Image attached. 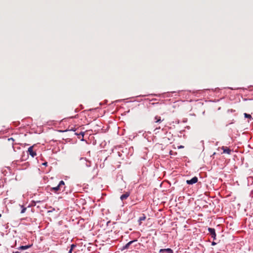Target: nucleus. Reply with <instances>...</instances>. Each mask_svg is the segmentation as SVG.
Segmentation results:
<instances>
[{"mask_svg": "<svg viewBox=\"0 0 253 253\" xmlns=\"http://www.w3.org/2000/svg\"><path fill=\"white\" fill-rule=\"evenodd\" d=\"M65 183L63 180L60 181L58 185L54 187L51 188V191H54L55 192H57L58 191H63L65 189Z\"/></svg>", "mask_w": 253, "mask_h": 253, "instance_id": "1", "label": "nucleus"}, {"mask_svg": "<svg viewBox=\"0 0 253 253\" xmlns=\"http://www.w3.org/2000/svg\"><path fill=\"white\" fill-rule=\"evenodd\" d=\"M34 147V145L32 146H31L29 148H28V153L33 157H35L36 155H37V154L36 153V152H35L34 150H33V148Z\"/></svg>", "mask_w": 253, "mask_h": 253, "instance_id": "2", "label": "nucleus"}, {"mask_svg": "<svg viewBox=\"0 0 253 253\" xmlns=\"http://www.w3.org/2000/svg\"><path fill=\"white\" fill-rule=\"evenodd\" d=\"M208 230L211 235V238L215 240L216 239V233L215 229L214 228H209Z\"/></svg>", "mask_w": 253, "mask_h": 253, "instance_id": "3", "label": "nucleus"}, {"mask_svg": "<svg viewBox=\"0 0 253 253\" xmlns=\"http://www.w3.org/2000/svg\"><path fill=\"white\" fill-rule=\"evenodd\" d=\"M197 181H198V178L196 176H195V177H193L190 180H187L186 181V183L188 184H191H191H193L194 183H196V182H197Z\"/></svg>", "mask_w": 253, "mask_h": 253, "instance_id": "4", "label": "nucleus"}, {"mask_svg": "<svg viewBox=\"0 0 253 253\" xmlns=\"http://www.w3.org/2000/svg\"><path fill=\"white\" fill-rule=\"evenodd\" d=\"M81 161H82L83 165H85L86 167H89L91 166V162L87 161V160L85 158H81Z\"/></svg>", "mask_w": 253, "mask_h": 253, "instance_id": "5", "label": "nucleus"}, {"mask_svg": "<svg viewBox=\"0 0 253 253\" xmlns=\"http://www.w3.org/2000/svg\"><path fill=\"white\" fill-rule=\"evenodd\" d=\"M129 195L130 192H126L121 196L120 199L122 201H123L124 200L126 199L129 196Z\"/></svg>", "mask_w": 253, "mask_h": 253, "instance_id": "6", "label": "nucleus"}, {"mask_svg": "<svg viewBox=\"0 0 253 253\" xmlns=\"http://www.w3.org/2000/svg\"><path fill=\"white\" fill-rule=\"evenodd\" d=\"M222 149L223 150L224 153H227L228 154H230L231 150L227 147L222 146Z\"/></svg>", "mask_w": 253, "mask_h": 253, "instance_id": "7", "label": "nucleus"}, {"mask_svg": "<svg viewBox=\"0 0 253 253\" xmlns=\"http://www.w3.org/2000/svg\"><path fill=\"white\" fill-rule=\"evenodd\" d=\"M160 253H172V250L170 249H161L160 250Z\"/></svg>", "mask_w": 253, "mask_h": 253, "instance_id": "8", "label": "nucleus"}, {"mask_svg": "<svg viewBox=\"0 0 253 253\" xmlns=\"http://www.w3.org/2000/svg\"><path fill=\"white\" fill-rule=\"evenodd\" d=\"M146 219V216L144 214H143L142 216H140L138 219V222H139V225L141 224L142 221L145 220Z\"/></svg>", "mask_w": 253, "mask_h": 253, "instance_id": "9", "label": "nucleus"}, {"mask_svg": "<svg viewBox=\"0 0 253 253\" xmlns=\"http://www.w3.org/2000/svg\"><path fill=\"white\" fill-rule=\"evenodd\" d=\"M134 242V241H131L127 243L124 247L123 249H127L129 248V246Z\"/></svg>", "mask_w": 253, "mask_h": 253, "instance_id": "10", "label": "nucleus"}, {"mask_svg": "<svg viewBox=\"0 0 253 253\" xmlns=\"http://www.w3.org/2000/svg\"><path fill=\"white\" fill-rule=\"evenodd\" d=\"M155 120L156 123H161L162 121L161 119V117L158 116L155 117Z\"/></svg>", "mask_w": 253, "mask_h": 253, "instance_id": "11", "label": "nucleus"}, {"mask_svg": "<svg viewBox=\"0 0 253 253\" xmlns=\"http://www.w3.org/2000/svg\"><path fill=\"white\" fill-rule=\"evenodd\" d=\"M76 247V245H74V244H72L71 246V248L70 249V250L69 251V252L68 253H72V251Z\"/></svg>", "mask_w": 253, "mask_h": 253, "instance_id": "12", "label": "nucleus"}, {"mask_svg": "<svg viewBox=\"0 0 253 253\" xmlns=\"http://www.w3.org/2000/svg\"><path fill=\"white\" fill-rule=\"evenodd\" d=\"M30 247V246H21L19 248V249L21 250H26V249H28Z\"/></svg>", "mask_w": 253, "mask_h": 253, "instance_id": "13", "label": "nucleus"}, {"mask_svg": "<svg viewBox=\"0 0 253 253\" xmlns=\"http://www.w3.org/2000/svg\"><path fill=\"white\" fill-rule=\"evenodd\" d=\"M244 116L245 118H252L251 115L248 114L247 113H244Z\"/></svg>", "mask_w": 253, "mask_h": 253, "instance_id": "14", "label": "nucleus"}, {"mask_svg": "<svg viewBox=\"0 0 253 253\" xmlns=\"http://www.w3.org/2000/svg\"><path fill=\"white\" fill-rule=\"evenodd\" d=\"M26 210V208H23V209L22 210V211H21V213H23L25 212V211Z\"/></svg>", "mask_w": 253, "mask_h": 253, "instance_id": "15", "label": "nucleus"}, {"mask_svg": "<svg viewBox=\"0 0 253 253\" xmlns=\"http://www.w3.org/2000/svg\"><path fill=\"white\" fill-rule=\"evenodd\" d=\"M47 163L46 162L43 163V165L47 166Z\"/></svg>", "mask_w": 253, "mask_h": 253, "instance_id": "16", "label": "nucleus"}, {"mask_svg": "<svg viewBox=\"0 0 253 253\" xmlns=\"http://www.w3.org/2000/svg\"><path fill=\"white\" fill-rule=\"evenodd\" d=\"M215 243L214 242H212V245H215Z\"/></svg>", "mask_w": 253, "mask_h": 253, "instance_id": "17", "label": "nucleus"}, {"mask_svg": "<svg viewBox=\"0 0 253 253\" xmlns=\"http://www.w3.org/2000/svg\"><path fill=\"white\" fill-rule=\"evenodd\" d=\"M13 253H19L18 252H14Z\"/></svg>", "mask_w": 253, "mask_h": 253, "instance_id": "18", "label": "nucleus"}, {"mask_svg": "<svg viewBox=\"0 0 253 253\" xmlns=\"http://www.w3.org/2000/svg\"><path fill=\"white\" fill-rule=\"evenodd\" d=\"M82 134L83 136H84V133H82Z\"/></svg>", "mask_w": 253, "mask_h": 253, "instance_id": "19", "label": "nucleus"}, {"mask_svg": "<svg viewBox=\"0 0 253 253\" xmlns=\"http://www.w3.org/2000/svg\"><path fill=\"white\" fill-rule=\"evenodd\" d=\"M1 216V214H0V217Z\"/></svg>", "mask_w": 253, "mask_h": 253, "instance_id": "20", "label": "nucleus"}]
</instances>
